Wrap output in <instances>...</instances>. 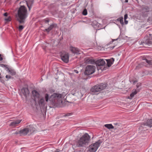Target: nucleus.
Instances as JSON below:
<instances>
[{
    "label": "nucleus",
    "mask_w": 152,
    "mask_h": 152,
    "mask_svg": "<svg viewBox=\"0 0 152 152\" xmlns=\"http://www.w3.org/2000/svg\"><path fill=\"white\" fill-rule=\"evenodd\" d=\"M61 97V95L60 94L54 93L49 96L48 94H46L45 95V100L43 97L40 98L38 101V103L42 107L44 106L46 104V102L49 101L52 104H59L61 102H62L60 99Z\"/></svg>",
    "instance_id": "f257e3e1"
},
{
    "label": "nucleus",
    "mask_w": 152,
    "mask_h": 152,
    "mask_svg": "<svg viewBox=\"0 0 152 152\" xmlns=\"http://www.w3.org/2000/svg\"><path fill=\"white\" fill-rule=\"evenodd\" d=\"M27 8L24 6H21L19 8L18 11L17 20L20 24L24 23L28 16Z\"/></svg>",
    "instance_id": "f03ea898"
},
{
    "label": "nucleus",
    "mask_w": 152,
    "mask_h": 152,
    "mask_svg": "<svg viewBox=\"0 0 152 152\" xmlns=\"http://www.w3.org/2000/svg\"><path fill=\"white\" fill-rule=\"evenodd\" d=\"M91 137L89 134L85 133L77 141L76 146L78 147H83L87 145L89 142Z\"/></svg>",
    "instance_id": "7ed1b4c3"
},
{
    "label": "nucleus",
    "mask_w": 152,
    "mask_h": 152,
    "mask_svg": "<svg viewBox=\"0 0 152 152\" xmlns=\"http://www.w3.org/2000/svg\"><path fill=\"white\" fill-rule=\"evenodd\" d=\"M107 84L106 83H100L92 87L90 91L92 94H96L97 93L105 89L107 87Z\"/></svg>",
    "instance_id": "20e7f679"
},
{
    "label": "nucleus",
    "mask_w": 152,
    "mask_h": 152,
    "mask_svg": "<svg viewBox=\"0 0 152 152\" xmlns=\"http://www.w3.org/2000/svg\"><path fill=\"white\" fill-rule=\"evenodd\" d=\"M102 142V140H99L96 142L91 144L89 146V151L90 152H95Z\"/></svg>",
    "instance_id": "39448f33"
},
{
    "label": "nucleus",
    "mask_w": 152,
    "mask_h": 152,
    "mask_svg": "<svg viewBox=\"0 0 152 152\" xmlns=\"http://www.w3.org/2000/svg\"><path fill=\"white\" fill-rule=\"evenodd\" d=\"M141 44L145 47H148V46L152 44V34H149L148 35V38L145 41H143L141 42Z\"/></svg>",
    "instance_id": "423d86ee"
},
{
    "label": "nucleus",
    "mask_w": 152,
    "mask_h": 152,
    "mask_svg": "<svg viewBox=\"0 0 152 152\" xmlns=\"http://www.w3.org/2000/svg\"><path fill=\"white\" fill-rule=\"evenodd\" d=\"M95 67L93 65H88L85 72L86 75H89L93 74L95 72Z\"/></svg>",
    "instance_id": "0eeeda50"
},
{
    "label": "nucleus",
    "mask_w": 152,
    "mask_h": 152,
    "mask_svg": "<svg viewBox=\"0 0 152 152\" xmlns=\"http://www.w3.org/2000/svg\"><path fill=\"white\" fill-rule=\"evenodd\" d=\"M61 56L62 60L65 63H67L69 61V55L68 53L65 52H62L61 54Z\"/></svg>",
    "instance_id": "6e6552de"
},
{
    "label": "nucleus",
    "mask_w": 152,
    "mask_h": 152,
    "mask_svg": "<svg viewBox=\"0 0 152 152\" xmlns=\"http://www.w3.org/2000/svg\"><path fill=\"white\" fill-rule=\"evenodd\" d=\"M148 127H152V119L148 120L146 123L142 124L141 126V127L142 128H147Z\"/></svg>",
    "instance_id": "1a4fd4ad"
},
{
    "label": "nucleus",
    "mask_w": 152,
    "mask_h": 152,
    "mask_svg": "<svg viewBox=\"0 0 152 152\" xmlns=\"http://www.w3.org/2000/svg\"><path fill=\"white\" fill-rule=\"evenodd\" d=\"M84 62L86 64H94L95 62V61L89 57H86L84 59Z\"/></svg>",
    "instance_id": "9d476101"
},
{
    "label": "nucleus",
    "mask_w": 152,
    "mask_h": 152,
    "mask_svg": "<svg viewBox=\"0 0 152 152\" xmlns=\"http://www.w3.org/2000/svg\"><path fill=\"white\" fill-rule=\"evenodd\" d=\"M97 66H103L105 64V61L103 59H99L96 62Z\"/></svg>",
    "instance_id": "9b49d317"
},
{
    "label": "nucleus",
    "mask_w": 152,
    "mask_h": 152,
    "mask_svg": "<svg viewBox=\"0 0 152 152\" xmlns=\"http://www.w3.org/2000/svg\"><path fill=\"white\" fill-rule=\"evenodd\" d=\"M27 126L29 134H31L35 131V129L32 125H29Z\"/></svg>",
    "instance_id": "f8f14e48"
},
{
    "label": "nucleus",
    "mask_w": 152,
    "mask_h": 152,
    "mask_svg": "<svg viewBox=\"0 0 152 152\" xmlns=\"http://www.w3.org/2000/svg\"><path fill=\"white\" fill-rule=\"evenodd\" d=\"M21 91L22 93L26 97L29 94V91L27 88H23L21 89Z\"/></svg>",
    "instance_id": "ddd939ff"
},
{
    "label": "nucleus",
    "mask_w": 152,
    "mask_h": 152,
    "mask_svg": "<svg viewBox=\"0 0 152 152\" xmlns=\"http://www.w3.org/2000/svg\"><path fill=\"white\" fill-rule=\"evenodd\" d=\"M22 120H17L11 122L9 125L10 126L15 127L17 126V125L19 124L21 121Z\"/></svg>",
    "instance_id": "4468645a"
},
{
    "label": "nucleus",
    "mask_w": 152,
    "mask_h": 152,
    "mask_svg": "<svg viewBox=\"0 0 152 152\" xmlns=\"http://www.w3.org/2000/svg\"><path fill=\"white\" fill-rule=\"evenodd\" d=\"M71 50L72 53L76 54H80V50L77 48L75 47H72L71 48Z\"/></svg>",
    "instance_id": "2eb2a0df"
},
{
    "label": "nucleus",
    "mask_w": 152,
    "mask_h": 152,
    "mask_svg": "<svg viewBox=\"0 0 152 152\" xmlns=\"http://www.w3.org/2000/svg\"><path fill=\"white\" fill-rule=\"evenodd\" d=\"M57 25L55 23H53L49 27L45 29L44 31H46L47 32H49L50 30L53 29V28L56 26Z\"/></svg>",
    "instance_id": "dca6fc26"
},
{
    "label": "nucleus",
    "mask_w": 152,
    "mask_h": 152,
    "mask_svg": "<svg viewBox=\"0 0 152 152\" xmlns=\"http://www.w3.org/2000/svg\"><path fill=\"white\" fill-rule=\"evenodd\" d=\"M107 62V64L108 67H110L113 62L114 59L113 58H112L110 59L105 60Z\"/></svg>",
    "instance_id": "f3484780"
},
{
    "label": "nucleus",
    "mask_w": 152,
    "mask_h": 152,
    "mask_svg": "<svg viewBox=\"0 0 152 152\" xmlns=\"http://www.w3.org/2000/svg\"><path fill=\"white\" fill-rule=\"evenodd\" d=\"M19 132L20 133L24 135H26L28 133L29 134L28 129H27V126L24 129L20 130L19 131Z\"/></svg>",
    "instance_id": "a211bd4d"
},
{
    "label": "nucleus",
    "mask_w": 152,
    "mask_h": 152,
    "mask_svg": "<svg viewBox=\"0 0 152 152\" xmlns=\"http://www.w3.org/2000/svg\"><path fill=\"white\" fill-rule=\"evenodd\" d=\"M137 94V92L136 90L133 91L132 93L130 94V97L129 96L128 97V99H132L134 97V96Z\"/></svg>",
    "instance_id": "6ab92c4d"
},
{
    "label": "nucleus",
    "mask_w": 152,
    "mask_h": 152,
    "mask_svg": "<svg viewBox=\"0 0 152 152\" xmlns=\"http://www.w3.org/2000/svg\"><path fill=\"white\" fill-rule=\"evenodd\" d=\"M32 93L33 95L36 97H38L39 96V93L36 90L33 91Z\"/></svg>",
    "instance_id": "aec40b11"
},
{
    "label": "nucleus",
    "mask_w": 152,
    "mask_h": 152,
    "mask_svg": "<svg viewBox=\"0 0 152 152\" xmlns=\"http://www.w3.org/2000/svg\"><path fill=\"white\" fill-rule=\"evenodd\" d=\"M104 126L108 129H113L114 127L112 124H106L104 125Z\"/></svg>",
    "instance_id": "412c9836"
},
{
    "label": "nucleus",
    "mask_w": 152,
    "mask_h": 152,
    "mask_svg": "<svg viewBox=\"0 0 152 152\" xmlns=\"http://www.w3.org/2000/svg\"><path fill=\"white\" fill-rule=\"evenodd\" d=\"M7 71L8 72H9L12 75H14L16 74V72L13 70H10L9 69Z\"/></svg>",
    "instance_id": "4be33fe9"
},
{
    "label": "nucleus",
    "mask_w": 152,
    "mask_h": 152,
    "mask_svg": "<svg viewBox=\"0 0 152 152\" xmlns=\"http://www.w3.org/2000/svg\"><path fill=\"white\" fill-rule=\"evenodd\" d=\"M123 18L122 17H121L118 18L117 20L119 21L120 22V23L121 24L123 25L124 24V22H123Z\"/></svg>",
    "instance_id": "5701e85b"
},
{
    "label": "nucleus",
    "mask_w": 152,
    "mask_h": 152,
    "mask_svg": "<svg viewBox=\"0 0 152 152\" xmlns=\"http://www.w3.org/2000/svg\"><path fill=\"white\" fill-rule=\"evenodd\" d=\"M143 10L145 12H148L150 11V8L148 6H145L143 8Z\"/></svg>",
    "instance_id": "b1692460"
},
{
    "label": "nucleus",
    "mask_w": 152,
    "mask_h": 152,
    "mask_svg": "<svg viewBox=\"0 0 152 152\" xmlns=\"http://www.w3.org/2000/svg\"><path fill=\"white\" fill-rule=\"evenodd\" d=\"M1 66L2 67H4L5 68V69L7 71H8V70L9 69V68L8 67V66L7 65L4 64H1Z\"/></svg>",
    "instance_id": "393cba45"
},
{
    "label": "nucleus",
    "mask_w": 152,
    "mask_h": 152,
    "mask_svg": "<svg viewBox=\"0 0 152 152\" xmlns=\"http://www.w3.org/2000/svg\"><path fill=\"white\" fill-rule=\"evenodd\" d=\"M144 60H145L146 62V63H147L150 65L151 67H152V61L148 60L147 59H145Z\"/></svg>",
    "instance_id": "a878e982"
},
{
    "label": "nucleus",
    "mask_w": 152,
    "mask_h": 152,
    "mask_svg": "<svg viewBox=\"0 0 152 152\" xmlns=\"http://www.w3.org/2000/svg\"><path fill=\"white\" fill-rule=\"evenodd\" d=\"M91 24L92 26L94 27L95 26H97V25L98 23L96 21H94L91 23Z\"/></svg>",
    "instance_id": "bb28decb"
},
{
    "label": "nucleus",
    "mask_w": 152,
    "mask_h": 152,
    "mask_svg": "<svg viewBox=\"0 0 152 152\" xmlns=\"http://www.w3.org/2000/svg\"><path fill=\"white\" fill-rule=\"evenodd\" d=\"M82 14L84 15H86L87 14V10L85 9L83 11Z\"/></svg>",
    "instance_id": "cd10ccee"
},
{
    "label": "nucleus",
    "mask_w": 152,
    "mask_h": 152,
    "mask_svg": "<svg viewBox=\"0 0 152 152\" xmlns=\"http://www.w3.org/2000/svg\"><path fill=\"white\" fill-rule=\"evenodd\" d=\"M24 26L22 25H20L18 27L19 31H21L23 28Z\"/></svg>",
    "instance_id": "c85d7f7f"
},
{
    "label": "nucleus",
    "mask_w": 152,
    "mask_h": 152,
    "mask_svg": "<svg viewBox=\"0 0 152 152\" xmlns=\"http://www.w3.org/2000/svg\"><path fill=\"white\" fill-rule=\"evenodd\" d=\"M15 131V129H13V130H12L11 132V133H12V134H18L19 132H18L17 131H15V132H13V133H12V132L13 131Z\"/></svg>",
    "instance_id": "c756f323"
},
{
    "label": "nucleus",
    "mask_w": 152,
    "mask_h": 152,
    "mask_svg": "<svg viewBox=\"0 0 152 152\" xmlns=\"http://www.w3.org/2000/svg\"><path fill=\"white\" fill-rule=\"evenodd\" d=\"M142 65L141 64H139L137 66H136V69H138L142 67Z\"/></svg>",
    "instance_id": "7c9ffc66"
},
{
    "label": "nucleus",
    "mask_w": 152,
    "mask_h": 152,
    "mask_svg": "<svg viewBox=\"0 0 152 152\" xmlns=\"http://www.w3.org/2000/svg\"><path fill=\"white\" fill-rule=\"evenodd\" d=\"M5 19L6 21H8V22L10 21L11 20L10 18V17L5 18Z\"/></svg>",
    "instance_id": "2f4dec72"
},
{
    "label": "nucleus",
    "mask_w": 152,
    "mask_h": 152,
    "mask_svg": "<svg viewBox=\"0 0 152 152\" xmlns=\"http://www.w3.org/2000/svg\"><path fill=\"white\" fill-rule=\"evenodd\" d=\"M128 18V14H126L124 16V20H126L127 18Z\"/></svg>",
    "instance_id": "473e14b6"
},
{
    "label": "nucleus",
    "mask_w": 152,
    "mask_h": 152,
    "mask_svg": "<svg viewBox=\"0 0 152 152\" xmlns=\"http://www.w3.org/2000/svg\"><path fill=\"white\" fill-rule=\"evenodd\" d=\"M45 23H48L49 21V20L48 19H46L44 20Z\"/></svg>",
    "instance_id": "72a5a7b5"
},
{
    "label": "nucleus",
    "mask_w": 152,
    "mask_h": 152,
    "mask_svg": "<svg viewBox=\"0 0 152 152\" xmlns=\"http://www.w3.org/2000/svg\"><path fill=\"white\" fill-rule=\"evenodd\" d=\"M6 77L7 78L10 79L11 78V77L10 75H6Z\"/></svg>",
    "instance_id": "f704fd0d"
},
{
    "label": "nucleus",
    "mask_w": 152,
    "mask_h": 152,
    "mask_svg": "<svg viewBox=\"0 0 152 152\" xmlns=\"http://www.w3.org/2000/svg\"><path fill=\"white\" fill-rule=\"evenodd\" d=\"M3 15L5 16H7L8 15V13L7 12H6L3 14Z\"/></svg>",
    "instance_id": "c9c22d12"
},
{
    "label": "nucleus",
    "mask_w": 152,
    "mask_h": 152,
    "mask_svg": "<svg viewBox=\"0 0 152 152\" xmlns=\"http://www.w3.org/2000/svg\"><path fill=\"white\" fill-rule=\"evenodd\" d=\"M124 22L126 24L128 23V21L126 20H124Z\"/></svg>",
    "instance_id": "e433bc0d"
},
{
    "label": "nucleus",
    "mask_w": 152,
    "mask_h": 152,
    "mask_svg": "<svg viewBox=\"0 0 152 152\" xmlns=\"http://www.w3.org/2000/svg\"><path fill=\"white\" fill-rule=\"evenodd\" d=\"M74 72L76 73H78V71L77 70H74Z\"/></svg>",
    "instance_id": "4c0bfd02"
},
{
    "label": "nucleus",
    "mask_w": 152,
    "mask_h": 152,
    "mask_svg": "<svg viewBox=\"0 0 152 152\" xmlns=\"http://www.w3.org/2000/svg\"><path fill=\"white\" fill-rule=\"evenodd\" d=\"M3 60L2 58L1 57V55L0 54V61Z\"/></svg>",
    "instance_id": "58836bf2"
},
{
    "label": "nucleus",
    "mask_w": 152,
    "mask_h": 152,
    "mask_svg": "<svg viewBox=\"0 0 152 152\" xmlns=\"http://www.w3.org/2000/svg\"><path fill=\"white\" fill-rule=\"evenodd\" d=\"M115 47V46H113V47H110V49H111V50H112L113 49L114 47Z\"/></svg>",
    "instance_id": "ea45409f"
},
{
    "label": "nucleus",
    "mask_w": 152,
    "mask_h": 152,
    "mask_svg": "<svg viewBox=\"0 0 152 152\" xmlns=\"http://www.w3.org/2000/svg\"><path fill=\"white\" fill-rule=\"evenodd\" d=\"M70 114H68L64 115L65 116H69Z\"/></svg>",
    "instance_id": "a19ab883"
},
{
    "label": "nucleus",
    "mask_w": 152,
    "mask_h": 152,
    "mask_svg": "<svg viewBox=\"0 0 152 152\" xmlns=\"http://www.w3.org/2000/svg\"><path fill=\"white\" fill-rule=\"evenodd\" d=\"M27 6L29 8V10H30L31 8V7L29 6L28 5H27Z\"/></svg>",
    "instance_id": "79ce46f5"
},
{
    "label": "nucleus",
    "mask_w": 152,
    "mask_h": 152,
    "mask_svg": "<svg viewBox=\"0 0 152 152\" xmlns=\"http://www.w3.org/2000/svg\"><path fill=\"white\" fill-rule=\"evenodd\" d=\"M125 2L127 3L128 2V0H125Z\"/></svg>",
    "instance_id": "37998d69"
},
{
    "label": "nucleus",
    "mask_w": 152,
    "mask_h": 152,
    "mask_svg": "<svg viewBox=\"0 0 152 152\" xmlns=\"http://www.w3.org/2000/svg\"><path fill=\"white\" fill-rule=\"evenodd\" d=\"M115 125H117L118 124L117 123H116L114 124Z\"/></svg>",
    "instance_id": "c03bdc74"
},
{
    "label": "nucleus",
    "mask_w": 152,
    "mask_h": 152,
    "mask_svg": "<svg viewBox=\"0 0 152 152\" xmlns=\"http://www.w3.org/2000/svg\"><path fill=\"white\" fill-rule=\"evenodd\" d=\"M118 39H119V38H118L117 39H115V40H118Z\"/></svg>",
    "instance_id": "a18cd8bd"
},
{
    "label": "nucleus",
    "mask_w": 152,
    "mask_h": 152,
    "mask_svg": "<svg viewBox=\"0 0 152 152\" xmlns=\"http://www.w3.org/2000/svg\"><path fill=\"white\" fill-rule=\"evenodd\" d=\"M59 152V151H56V152Z\"/></svg>",
    "instance_id": "49530a36"
}]
</instances>
